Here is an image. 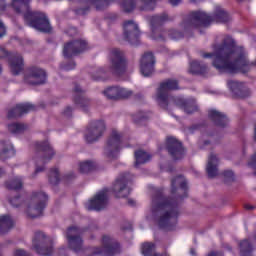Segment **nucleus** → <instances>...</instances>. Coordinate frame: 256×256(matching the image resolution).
<instances>
[{
	"label": "nucleus",
	"instance_id": "nucleus-1",
	"mask_svg": "<svg viewBox=\"0 0 256 256\" xmlns=\"http://www.w3.org/2000/svg\"><path fill=\"white\" fill-rule=\"evenodd\" d=\"M189 187L184 176H178L171 181V195H164V189L158 188L152 197V215L160 229L174 231L179 219V201L187 198Z\"/></svg>",
	"mask_w": 256,
	"mask_h": 256
},
{
	"label": "nucleus",
	"instance_id": "nucleus-2",
	"mask_svg": "<svg viewBox=\"0 0 256 256\" xmlns=\"http://www.w3.org/2000/svg\"><path fill=\"white\" fill-rule=\"evenodd\" d=\"M214 52H202L204 59H212V65L219 73L246 74L250 68L256 66L250 62L243 47H237L235 40L226 36L222 43L213 45Z\"/></svg>",
	"mask_w": 256,
	"mask_h": 256
},
{
	"label": "nucleus",
	"instance_id": "nucleus-3",
	"mask_svg": "<svg viewBox=\"0 0 256 256\" xmlns=\"http://www.w3.org/2000/svg\"><path fill=\"white\" fill-rule=\"evenodd\" d=\"M31 0H11V7L18 14L22 13V8L26 9L23 15L25 23L35 30L42 33H51L52 27L47 15L39 11H31L29 8V3ZM5 0H0V13L6 10Z\"/></svg>",
	"mask_w": 256,
	"mask_h": 256
},
{
	"label": "nucleus",
	"instance_id": "nucleus-4",
	"mask_svg": "<svg viewBox=\"0 0 256 256\" xmlns=\"http://www.w3.org/2000/svg\"><path fill=\"white\" fill-rule=\"evenodd\" d=\"M213 21L218 23H227L230 21L229 14L222 8L217 7L213 16L207 14L205 11H192L181 23L184 33L192 32L193 29L207 28Z\"/></svg>",
	"mask_w": 256,
	"mask_h": 256
},
{
	"label": "nucleus",
	"instance_id": "nucleus-5",
	"mask_svg": "<svg viewBox=\"0 0 256 256\" xmlns=\"http://www.w3.org/2000/svg\"><path fill=\"white\" fill-rule=\"evenodd\" d=\"M177 89H179V81L176 79H166L160 83L156 94V101L162 109L167 110L169 108V100L171 99L169 91Z\"/></svg>",
	"mask_w": 256,
	"mask_h": 256
},
{
	"label": "nucleus",
	"instance_id": "nucleus-6",
	"mask_svg": "<svg viewBox=\"0 0 256 256\" xmlns=\"http://www.w3.org/2000/svg\"><path fill=\"white\" fill-rule=\"evenodd\" d=\"M169 21V16L167 13H162L160 15H153L149 18V23L151 26V39L155 41H165L167 30L163 28V25Z\"/></svg>",
	"mask_w": 256,
	"mask_h": 256
},
{
	"label": "nucleus",
	"instance_id": "nucleus-7",
	"mask_svg": "<svg viewBox=\"0 0 256 256\" xmlns=\"http://www.w3.org/2000/svg\"><path fill=\"white\" fill-rule=\"evenodd\" d=\"M121 253L120 243L111 236L102 237V247L93 249L91 256H115Z\"/></svg>",
	"mask_w": 256,
	"mask_h": 256
},
{
	"label": "nucleus",
	"instance_id": "nucleus-8",
	"mask_svg": "<svg viewBox=\"0 0 256 256\" xmlns=\"http://www.w3.org/2000/svg\"><path fill=\"white\" fill-rule=\"evenodd\" d=\"M32 247L40 256H52L53 255V241L50 237H47L43 232H35L32 240Z\"/></svg>",
	"mask_w": 256,
	"mask_h": 256
},
{
	"label": "nucleus",
	"instance_id": "nucleus-9",
	"mask_svg": "<svg viewBox=\"0 0 256 256\" xmlns=\"http://www.w3.org/2000/svg\"><path fill=\"white\" fill-rule=\"evenodd\" d=\"M0 59H8V64L12 75L17 76L24 70V58L19 53H11L0 47Z\"/></svg>",
	"mask_w": 256,
	"mask_h": 256
},
{
	"label": "nucleus",
	"instance_id": "nucleus-10",
	"mask_svg": "<svg viewBox=\"0 0 256 256\" xmlns=\"http://www.w3.org/2000/svg\"><path fill=\"white\" fill-rule=\"evenodd\" d=\"M123 134L118 130H112L104 148V153L109 159H116L122 149Z\"/></svg>",
	"mask_w": 256,
	"mask_h": 256
},
{
	"label": "nucleus",
	"instance_id": "nucleus-11",
	"mask_svg": "<svg viewBox=\"0 0 256 256\" xmlns=\"http://www.w3.org/2000/svg\"><path fill=\"white\" fill-rule=\"evenodd\" d=\"M128 68V61L123 51L118 48L111 50V71L116 76H123Z\"/></svg>",
	"mask_w": 256,
	"mask_h": 256
},
{
	"label": "nucleus",
	"instance_id": "nucleus-12",
	"mask_svg": "<svg viewBox=\"0 0 256 256\" xmlns=\"http://www.w3.org/2000/svg\"><path fill=\"white\" fill-rule=\"evenodd\" d=\"M47 81V72L38 66H29L25 69L24 82L29 85H43Z\"/></svg>",
	"mask_w": 256,
	"mask_h": 256
},
{
	"label": "nucleus",
	"instance_id": "nucleus-13",
	"mask_svg": "<svg viewBox=\"0 0 256 256\" xmlns=\"http://www.w3.org/2000/svg\"><path fill=\"white\" fill-rule=\"evenodd\" d=\"M106 124L104 120H92L86 128L85 140L88 144L97 142L105 133Z\"/></svg>",
	"mask_w": 256,
	"mask_h": 256
},
{
	"label": "nucleus",
	"instance_id": "nucleus-14",
	"mask_svg": "<svg viewBox=\"0 0 256 256\" xmlns=\"http://www.w3.org/2000/svg\"><path fill=\"white\" fill-rule=\"evenodd\" d=\"M49 197L44 192H34L31 196V201L35 203L33 208L34 213H31V207H28L27 216L30 218H37L43 215L45 208L48 205Z\"/></svg>",
	"mask_w": 256,
	"mask_h": 256
},
{
	"label": "nucleus",
	"instance_id": "nucleus-15",
	"mask_svg": "<svg viewBox=\"0 0 256 256\" xmlns=\"http://www.w3.org/2000/svg\"><path fill=\"white\" fill-rule=\"evenodd\" d=\"M124 40L132 46L140 45L141 31L134 20H127L123 23Z\"/></svg>",
	"mask_w": 256,
	"mask_h": 256
},
{
	"label": "nucleus",
	"instance_id": "nucleus-16",
	"mask_svg": "<svg viewBox=\"0 0 256 256\" xmlns=\"http://www.w3.org/2000/svg\"><path fill=\"white\" fill-rule=\"evenodd\" d=\"M88 49V43L86 40L76 39L64 44L63 56L66 59H70L77 56Z\"/></svg>",
	"mask_w": 256,
	"mask_h": 256
},
{
	"label": "nucleus",
	"instance_id": "nucleus-17",
	"mask_svg": "<svg viewBox=\"0 0 256 256\" xmlns=\"http://www.w3.org/2000/svg\"><path fill=\"white\" fill-rule=\"evenodd\" d=\"M128 185V174H122L115 180L111 191L116 198H127L132 192V189Z\"/></svg>",
	"mask_w": 256,
	"mask_h": 256
},
{
	"label": "nucleus",
	"instance_id": "nucleus-18",
	"mask_svg": "<svg viewBox=\"0 0 256 256\" xmlns=\"http://www.w3.org/2000/svg\"><path fill=\"white\" fill-rule=\"evenodd\" d=\"M80 229L72 226L67 229L66 238L68 242V248L73 250L75 253L83 250V239L80 236Z\"/></svg>",
	"mask_w": 256,
	"mask_h": 256
},
{
	"label": "nucleus",
	"instance_id": "nucleus-19",
	"mask_svg": "<svg viewBox=\"0 0 256 256\" xmlns=\"http://www.w3.org/2000/svg\"><path fill=\"white\" fill-rule=\"evenodd\" d=\"M166 150L174 160H181L185 157V148H183V143L179 142V140L174 137L166 138Z\"/></svg>",
	"mask_w": 256,
	"mask_h": 256
},
{
	"label": "nucleus",
	"instance_id": "nucleus-20",
	"mask_svg": "<svg viewBox=\"0 0 256 256\" xmlns=\"http://www.w3.org/2000/svg\"><path fill=\"white\" fill-rule=\"evenodd\" d=\"M156 59L153 52H145L140 60V73L144 77H151L155 72Z\"/></svg>",
	"mask_w": 256,
	"mask_h": 256
},
{
	"label": "nucleus",
	"instance_id": "nucleus-21",
	"mask_svg": "<svg viewBox=\"0 0 256 256\" xmlns=\"http://www.w3.org/2000/svg\"><path fill=\"white\" fill-rule=\"evenodd\" d=\"M36 154L40 156L39 161L45 165L55 156V151L48 141L35 143Z\"/></svg>",
	"mask_w": 256,
	"mask_h": 256
},
{
	"label": "nucleus",
	"instance_id": "nucleus-22",
	"mask_svg": "<svg viewBox=\"0 0 256 256\" xmlns=\"http://www.w3.org/2000/svg\"><path fill=\"white\" fill-rule=\"evenodd\" d=\"M86 6L83 8L74 9V13L79 16H85L90 12L91 6H95L97 11H103L108 8L111 0H85Z\"/></svg>",
	"mask_w": 256,
	"mask_h": 256
},
{
	"label": "nucleus",
	"instance_id": "nucleus-23",
	"mask_svg": "<svg viewBox=\"0 0 256 256\" xmlns=\"http://www.w3.org/2000/svg\"><path fill=\"white\" fill-rule=\"evenodd\" d=\"M73 103L81 108L82 111L88 112L90 100L87 98L85 90H82L79 84H75L73 89Z\"/></svg>",
	"mask_w": 256,
	"mask_h": 256
},
{
	"label": "nucleus",
	"instance_id": "nucleus-24",
	"mask_svg": "<svg viewBox=\"0 0 256 256\" xmlns=\"http://www.w3.org/2000/svg\"><path fill=\"white\" fill-rule=\"evenodd\" d=\"M227 85L233 94V97L236 99H245L250 95V90L244 82L228 80Z\"/></svg>",
	"mask_w": 256,
	"mask_h": 256
},
{
	"label": "nucleus",
	"instance_id": "nucleus-25",
	"mask_svg": "<svg viewBox=\"0 0 256 256\" xmlns=\"http://www.w3.org/2000/svg\"><path fill=\"white\" fill-rule=\"evenodd\" d=\"M109 192V188H104L101 192L95 195V197L89 202L88 210L101 211L102 209H105L108 203Z\"/></svg>",
	"mask_w": 256,
	"mask_h": 256
},
{
	"label": "nucleus",
	"instance_id": "nucleus-26",
	"mask_svg": "<svg viewBox=\"0 0 256 256\" xmlns=\"http://www.w3.org/2000/svg\"><path fill=\"white\" fill-rule=\"evenodd\" d=\"M37 106H34V104H29V102H26L25 104H16L14 108H11L7 112V118L8 119H16L19 118L25 114H28L31 111H36Z\"/></svg>",
	"mask_w": 256,
	"mask_h": 256
},
{
	"label": "nucleus",
	"instance_id": "nucleus-27",
	"mask_svg": "<svg viewBox=\"0 0 256 256\" xmlns=\"http://www.w3.org/2000/svg\"><path fill=\"white\" fill-rule=\"evenodd\" d=\"M174 104L184 110L186 114H193L199 110L195 98H173Z\"/></svg>",
	"mask_w": 256,
	"mask_h": 256
},
{
	"label": "nucleus",
	"instance_id": "nucleus-28",
	"mask_svg": "<svg viewBox=\"0 0 256 256\" xmlns=\"http://www.w3.org/2000/svg\"><path fill=\"white\" fill-rule=\"evenodd\" d=\"M208 118L212 121V123L219 128L227 127L229 120L226 114L222 112H218V110H210L208 111Z\"/></svg>",
	"mask_w": 256,
	"mask_h": 256
},
{
	"label": "nucleus",
	"instance_id": "nucleus-29",
	"mask_svg": "<svg viewBox=\"0 0 256 256\" xmlns=\"http://www.w3.org/2000/svg\"><path fill=\"white\" fill-rule=\"evenodd\" d=\"M207 71H208L207 64H203L197 60H193L190 63L189 73L192 75L205 76L207 75Z\"/></svg>",
	"mask_w": 256,
	"mask_h": 256
},
{
	"label": "nucleus",
	"instance_id": "nucleus-30",
	"mask_svg": "<svg viewBox=\"0 0 256 256\" xmlns=\"http://www.w3.org/2000/svg\"><path fill=\"white\" fill-rule=\"evenodd\" d=\"M217 166H218V159L215 155L211 154L208 158V164L206 167L208 178L213 179L218 175Z\"/></svg>",
	"mask_w": 256,
	"mask_h": 256
},
{
	"label": "nucleus",
	"instance_id": "nucleus-31",
	"mask_svg": "<svg viewBox=\"0 0 256 256\" xmlns=\"http://www.w3.org/2000/svg\"><path fill=\"white\" fill-rule=\"evenodd\" d=\"M1 145L3 147L1 153H0V159L5 161L8 158H11L16 155V151L13 147V145L9 141H3L1 142Z\"/></svg>",
	"mask_w": 256,
	"mask_h": 256
},
{
	"label": "nucleus",
	"instance_id": "nucleus-32",
	"mask_svg": "<svg viewBox=\"0 0 256 256\" xmlns=\"http://www.w3.org/2000/svg\"><path fill=\"white\" fill-rule=\"evenodd\" d=\"M15 223L10 215H2L0 216V233L5 234L9 232Z\"/></svg>",
	"mask_w": 256,
	"mask_h": 256
},
{
	"label": "nucleus",
	"instance_id": "nucleus-33",
	"mask_svg": "<svg viewBox=\"0 0 256 256\" xmlns=\"http://www.w3.org/2000/svg\"><path fill=\"white\" fill-rule=\"evenodd\" d=\"M135 167L138 168L139 165L145 164L152 159V156L149 155L147 152L138 150L135 151Z\"/></svg>",
	"mask_w": 256,
	"mask_h": 256
},
{
	"label": "nucleus",
	"instance_id": "nucleus-34",
	"mask_svg": "<svg viewBox=\"0 0 256 256\" xmlns=\"http://www.w3.org/2000/svg\"><path fill=\"white\" fill-rule=\"evenodd\" d=\"M5 188L10 191L18 192L23 188V180L20 177H15L10 181L5 182Z\"/></svg>",
	"mask_w": 256,
	"mask_h": 256
},
{
	"label": "nucleus",
	"instance_id": "nucleus-35",
	"mask_svg": "<svg viewBox=\"0 0 256 256\" xmlns=\"http://www.w3.org/2000/svg\"><path fill=\"white\" fill-rule=\"evenodd\" d=\"M133 121L137 125H146V122L151 118V112H137L133 114Z\"/></svg>",
	"mask_w": 256,
	"mask_h": 256
},
{
	"label": "nucleus",
	"instance_id": "nucleus-36",
	"mask_svg": "<svg viewBox=\"0 0 256 256\" xmlns=\"http://www.w3.org/2000/svg\"><path fill=\"white\" fill-rule=\"evenodd\" d=\"M241 256H252L253 246L248 239H245L239 243Z\"/></svg>",
	"mask_w": 256,
	"mask_h": 256
},
{
	"label": "nucleus",
	"instance_id": "nucleus-37",
	"mask_svg": "<svg viewBox=\"0 0 256 256\" xmlns=\"http://www.w3.org/2000/svg\"><path fill=\"white\" fill-rule=\"evenodd\" d=\"M156 250V244L153 242H145L141 246V253L144 256H156L157 253H154Z\"/></svg>",
	"mask_w": 256,
	"mask_h": 256
},
{
	"label": "nucleus",
	"instance_id": "nucleus-38",
	"mask_svg": "<svg viewBox=\"0 0 256 256\" xmlns=\"http://www.w3.org/2000/svg\"><path fill=\"white\" fill-rule=\"evenodd\" d=\"M119 86H110L103 91V95L109 100H118Z\"/></svg>",
	"mask_w": 256,
	"mask_h": 256
},
{
	"label": "nucleus",
	"instance_id": "nucleus-39",
	"mask_svg": "<svg viewBox=\"0 0 256 256\" xmlns=\"http://www.w3.org/2000/svg\"><path fill=\"white\" fill-rule=\"evenodd\" d=\"M48 181L53 186H57L60 183L61 178H60L59 169L57 168L50 169L49 175H48Z\"/></svg>",
	"mask_w": 256,
	"mask_h": 256
},
{
	"label": "nucleus",
	"instance_id": "nucleus-40",
	"mask_svg": "<svg viewBox=\"0 0 256 256\" xmlns=\"http://www.w3.org/2000/svg\"><path fill=\"white\" fill-rule=\"evenodd\" d=\"M7 129L12 134H21L27 129V126L19 122H13L12 124H8Z\"/></svg>",
	"mask_w": 256,
	"mask_h": 256
},
{
	"label": "nucleus",
	"instance_id": "nucleus-41",
	"mask_svg": "<svg viewBox=\"0 0 256 256\" xmlns=\"http://www.w3.org/2000/svg\"><path fill=\"white\" fill-rule=\"evenodd\" d=\"M96 165L93 161H84L79 164V172L82 174H87L95 170Z\"/></svg>",
	"mask_w": 256,
	"mask_h": 256
},
{
	"label": "nucleus",
	"instance_id": "nucleus-42",
	"mask_svg": "<svg viewBox=\"0 0 256 256\" xmlns=\"http://www.w3.org/2000/svg\"><path fill=\"white\" fill-rule=\"evenodd\" d=\"M120 7L122 8L124 13H131L136 8V1L135 0H122L120 3Z\"/></svg>",
	"mask_w": 256,
	"mask_h": 256
},
{
	"label": "nucleus",
	"instance_id": "nucleus-43",
	"mask_svg": "<svg viewBox=\"0 0 256 256\" xmlns=\"http://www.w3.org/2000/svg\"><path fill=\"white\" fill-rule=\"evenodd\" d=\"M157 6V0H141V11H154Z\"/></svg>",
	"mask_w": 256,
	"mask_h": 256
},
{
	"label": "nucleus",
	"instance_id": "nucleus-44",
	"mask_svg": "<svg viewBox=\"0 0 256 256\" xmlns=\"http://www.w3.org/2000/svg\"><path fill=\"white\" fill-rule=\"evenodd\" d=\"M92 79L94 81H107L108 80V72L104 68H99L96 71V75H92Z\"/></svg>",
	"mask_w": 256,
	"mask_h": 256
},
{
	"label": "nucleus",
	"instance_id": "nucleus-45",
	"mask_svg": "<svg viewBox=\"0 0 256 256\" xmlns=\"http://www.w3.org/2000/svg\"><path fill=\"white\" fill-rule=\"evenodd\" d=\"M133 96L132 90H127V88H121L118 86V100L128 99Z\"/></svg>",
	"mask_w": 256,
	"mask_h": 256
},
{
	"label": "nucleus",
	"instance_id": "nucleus-46",
	"mask_svg": "<svg viewBox=\"0 0 256 256\" xmlns=\"http://www.w3.org/2000/svg\"><path fill=\"white\" fill-rule=\"evenodd\" d=\"M168 36L172 40H180V39H183V37H185V33L179 30L172 29V30H169Z\"/></svg>",
	"mask_w": 256,
	"mask_h": 256
},
{
	"label": "nucleus",
	"instance_id": "nucleus-47",
	"mask_svg": "<svg viewBox=\"0 0 256 256\" xmlns=\"http://www.w3.org/2000/svg\"><path fill=\"white\" fill-rule=\"evenodd\" d=\"M8 201L15 208H18L23 204V200L20 195H17L14 198H9Z\"/></svg>",
	"mask_w": 256,
	"mask_h": 256
},
{
	"label": "nucleus",
	"instance_id": "nucleus-48",
	"mask_svg": "<svg viewBox=\"0 0 256 256\" xmlns=\"http://www.w3.org/2000/svg\"><path fill=\"white\" fill-rule=\"evenodd\" d=\"M222 175L226 184L233 182L235 179L234 173L231 170L224 171Z\"/></svg>",
	"mask_w": 256,
	"mask_h": 256
},
{
	"label": "nucleus",
	"instance_id": "nucleus-49",
	"mask_svg": "<svg viewBox=\"0 0 256 256\" xmlns=\"http://www.w3.org/2000/svg\"><path fill=\"white\" fill-rule=\"evenodd\" d=\"M60 68L64 71H72L76 68V62L74 60L69 61L68 63H62Z\"/></svg>",
	"mask_w": 256,
	"mask_h": 256
},
{
	"label": "nucleus",
	"instance_id": "nucleus-50",
	"mask_svg": "<svg viewBox=\"0 0 256 256\" xmlns=\"http://www.w3.org/2000/svg\"><path fill=\"white\" fill-rule=\"evenodd\" d=\"M72 113H73V108H72L71 106H67V107L63 110V112H62L63 116H65V117H67V118L72 117Z\"/></svg>",
	"mask_w": 256,
	"mask_h": 256
},
{
	"label": "nucleus",
	"instance_id": "nucleus-51",
	"mask_svg": "<svg viewBox=\"0 0 256 256\" xmlns=\"http://www.w3.org/2000/svg\"><path fill=\"white\" fill-rule=\"evenodd\" d=\"M248 166L255 170L254 175L256 176V153L251 157V160L248 163Z\"/></svg>",
	"mask_w": 256,
	"mask_h": 256
},
{
	"label": "nucleus",
	"instance_id": "nucleus-52",
	"mask_svg": "<svg viewBox=\"0 0 256 256\" xmlns=\"http://www.w3.org/2000/svg\"><path fill=\"white\" fill-rule=\"evenodd\" d=\"M14 256H32L31 254L27 253L25 250L17 249L14 252Z\"/></svg>",
	"mask_w": 256,
	"mask_h": 256
},
{
	"label": "nucleus",
	"instance_id": "nucleus-53",
	"mask_svg": "<svg viewBox=\"0 0 256 256\" xmlns=\"http://www.w3.org/2000/svg\"><path fill=\"white\" fill-rule=\"evenodd\" d=\"M76 175L73 172H70L69 174L65 175L63 179L67 182H70L71 180L75 179Z\"/></svg>",
	"mask_w": 256,
	"mask_h": 256
},
{
	"label": "nucleus",
	"instance_id": "nucleus-54",
	"mask_svg": "<svg viewBox=\"0 0 256 256\" xmlns=\"http://www.w3.org/2000/svg\"><path fill=\"white\" fill-rule=\"evenodd\" d=\"M45 167L43 166H38V163H36V168H35V172L33 174V177H35L38 173L44 172Z\"/></svg>",
	"mask_w": 256,
	"mask_h": 256
},
{
	"label": "nucleus",
	"instance_id": "nucleus-55",
	"mask_svg": "<svg viewBox=\"0 0 256 256\" xmlns=\"http://www.w3.org/2000/svg\"><path fill=\"white\" fill-rule=\"evenodd\" d=\"M6 34V28L2 21H0V38L5 36Z\"/></svg>",
	"mask_w": 256,
	"mask_h": 256
},
{
	"label": "nucleus",
	"instance_id": "nucleus-56",
	"mask_svg": "<svg viewBox=\"0 0 256 256\" xmlns=\"http://www.w3.org/2000/svg\"><path fill=\"white\" fill-rule=\"evenodd\" d=\"M202 127L203 124H193V126H190V131L201 130Z\"/></svg>",
	"mask_w": 256,
	"mask_h": 256
},
{
	"label": "nucleus",
	"instance_id": "nucleus-57",
	"mask_svg": "<svg viewBox=\"0 0 256 256\" xmlns=\"http://www.w3.org/2000/svg\"><path fill=\"white\" fill-rule=\"evenodd\" d=\"M59 255L60 256H68V254H67V248L66 247H63V248H60L59 249Z\"/></svg>",
	"mask_w": 256,
	"mask_h": 256
},
{
	"label": "nucleus",
	"instance_id": "nucleus-58",
	"mask_svg": "<svg viewBox=\"0 0 256 256\" xmlns=\"http://www.w3.org/2000/svg\"><path fill=\"white\" fill-rule=\"evenodd\" d=\"M182 0H168V2L173 6H178Z\"/></svg>",
	"mask_w": 256,
	"mask_h": 256
},
{
	"label": "nucleus",
	"instance_id": "nucleus-59",
	"mask_svg": "<svg viewBox=\"0 0 256 256\" xmlns=\"http://www.w3.org/2000/svg\"><path fill=\"white\" fill-rule=\"evenodd\" d=\"M117 18H118V14H116V13L110 14V16H109V19L112 21L116 20Z\"/></svg>",
	"mask_w": 256,
	"mask_h": 256
},
{
	"label": "nucleus",
	"instance_id": "nucleus-60",
	"mask_svg": "<svg viewBox=\"0 0 256 256\" xmlns=\"http://www.w3.org/2000/svg\"><path fill=\"white\" fill-rule=\"evenodd\" d=\"M128 205L131 206V207H134V206H136V201H134L132 199H129L128 200Z\"/></svg>",
	"mask_w": 256,
	"mask_h": 256
},
{
	"label": "nucleus",
	"instance_id": "nucleus-61",
	"mask_svg": "<svg viewBox=\"0 0 256 256\" xmlns=\"http://www.w3.org/2000/svg\"><path fill=\"white\" fill-rule=\"evenodd\" d=\"M244 208H245L246 210H253V209H254V207L251 206V205H249V204H246V205L244 206Z\"/></svg>",
	"mask_w": 256,
	"mask_h": 256
},
{
	"label": "nucleus",
	"instance_id": "nucleus-62",
	"mask_svg": "<svg viewBox=\"0 0 256 256\" xmlns=\"http://www.w3.org/2000/svg\"><path fill=\"white\" fill-rule=\"evenodd\" d=\"M218 254V252L212 251L208 254V256H217Z\"/></svg>",
	"mask_w": 256,
	"mask_h": 256
},
{
	"label": "nucleus",
	"instance_id": "nucleus-63",
	"mask_svg": "<svg viewBox=\"0 0 256 256\" xmlns=\"http://www.w3.org/2000/svg\"><path fill=\"white\" fill-rule=\"evenodd\" d=\"M190 254L191 255H193V256H195L197 253L195 252V249L194 248H192L191 250H190Z\"/></svg>",
	"mask_w": 256,
	"mask_h": 256
},
{
	"label": "nucleus",
	"instance_id": "nucleus-64",
	"mask_svg": "<svg viewBox=\"0 0 256 256\" xmlns=\"http://www.w3.org/2000/svg\"><path fill=\"white\" fill-rule=\"evenodd\" d=\"M156 256H169V255H167V253H164V254L157 253Z\"/></svg>",
	"mask_w": 256,
	"mask_h": 256
}]
</instances>
